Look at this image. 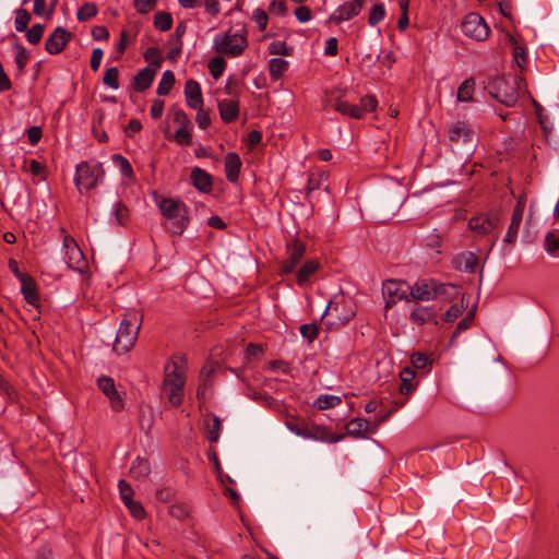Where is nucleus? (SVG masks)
I'll return each instance as SVG.
<instances>
[{
  "label": "nucleus",
  "mask_w": 559,
  "mask_h": 559,
  "mask_svg": "<svg viewBox=\"0 0 559 559\" xmlns=\"http://www.w3.org/2000/svg\"><path fill=\"white\" fill-rule=\"evenodd\" d=\"M105 170L98 162H81L75 168L74 183L82 191L92 190L104 180Z\"/></svg>",
  "instance_id": "20e7f679"
},
{
  "label": "nucleus",
  "mask_w": 559,
  "mask_h": 559,
  "mask_svg": "<svg viewBox=\"0 0 559 559\" xmlns=\"http://www.w3.org/2000/svg\"><path fill=\"white\" fill-rule=\"evenodd\" d=\"M524 81L522 74H516L512 79L506 76H497L489 85V93L501 104L512 107L519 99L520 84Z\"/></svg>",
  "instance_id": "7ed1b4c3"
},
{
  "label": "nucleus",
  "mask_w": 559,
  "mask_h": 559,
  "mask_svg": "<svg viewBox=\"0 0 559 559\" xmlns=\"http://www.w3.org/2000/svg\"><path fill=\"white\" fill-rule=\"evenodd\" d=\"M32 20L31 13L26 9H16L15 10V20L14 26L16 32L23 33L26 31L29 22Z\"/></svg>",
  "instance_id": "a18cd8bd"
},
{
  "label": "nucleus",
  "mask_w": 559,
  "mask_h": 559,
  "mask_svg": "<svg viewBox=\"0 0 559 559\" xmlns=\"http://www.w3.org/2000/svg\"><path fill=\"white\" fill-rule=\"evenodd\" d=\"M345 428V436H350L356 439L366 438V432L369 428V421L362 418H354L346 424Z\"/></svg>",
  "instance_id": "c85d7f7f"
},
{
  "label": "nucleus",
  "mask_w": 559,
  "mask_h": 559,
  "mask_svg": "<svg viewBox=\"0 0 559 559\" xmlns=\"http://www.w3.org/2000/svg\"><path fill=\"white\" fill-rule=\"evenodd\" d=\"M13 49L15 51V63L17 67L19 74H23L25 71V67L29 59V52L26 50V48L20 44L15 43L13 45Z\"/></svg>",
  "instance_id": "79ce46f5"
},
{
  "label": "nucleus",
  "mask_w": 559,
  "mask_h": 559,
  "mask_svg": "<svg viewBox=\"0 0 559 559\" xmlns=\"http://www.w3.org/2000/svg\"><path fill=\"white\" fill-rule=\"evenodd\" d=\"M468 301H469V298L466 297L465 298V295L462 294L461 296V302L459 305H452L448 310L447 312L444 313V321L445 322H453L454 320H456L459 317L462 316L463 311L467 308L468 306Z\"/></svg>",
  "instance_id": "ea45409f"
},
{
  "label": "nucleus",
  "mask_w": 559,
  "mask_h": 559,
  "mask_svg": "<svg viewBox=\"0 0 559 559\" xmlns=\"http://www.w3.org/2000/svg\"><path fill=\"white\" fill-rule=\"evenodd\" d=\"M185 95L187 105L194 109L203 107V97L201 86L195 80H188L185 84Z\"/></svg>",
  "instance_id": "a878e982"
},
{
  "label": "nucleus",
  "mask_w": 559,
  "mask_h": 559,
  "mask_svg": "<svg viewBox=\"0 0 559 559\" xmlns=\"http://www.w3.org/2000/svg\"><path fill=\"white\" fill-rule=\"evenodd\" d=\"M288 70V62L283 58H272L269 61V72L272 81H278Z\"/></svg>",
  "instance_id": "72a5a7b5"
},
{
  "label": "nucleus",
  "mask_w": 559,
  "mask_h": 559,
  "mask_svg": "<svg viewBox=\"0 0 559 559\" xmlns=\"http://www.w3.org/2000/svg\"><path fill=\"white\" fill-rule=\"evenodd\" d=\"M218 111L225 123L234 122L239 116V102L237 99H222L218 102Z\"/></svg>",
  "instance_id": "bb28decb"
},
{
  "label": "nucleus",
  "mask_w": 559,
  "mask_h": 559,
  "mask_svg": "<svg viewBox=\"0 0 559 559\" xmlns=\"http://www.w3.org/2000/svg\"><path fill=\"white\" fill-rule=\"evenodd\" d=\"M112 162L119 168L121 175L126 178H132L134 173L130 162L120 154H114L111 156Z\"/></svg>",
  "instance_id": "09e8293b"
},
{
  "label": "nucleus",
  "mask_w": 559,
  "mask_h": 559,
  "mask_svg": "<svg viewBox=\"0 0 559 559\" xmlns=\"http://www.w3.org/2000/svg\"><path fill=\"white\" fill-rule=\"evenodd\" d=\"M176 82V78L173 71L166 70L162 79L158 83L156 93L158 96H166L170 93L171 88L174 87V84Z\"/></svg>",
  "instance_id": "4c0bfd02"
},
{
  "label": "nucleus",
  "mask_w": 559,
  "mask_h": 559,
  "mask_svg": "<svg viewBox=\"0 0 559 559\" xmlns=\"http://www.w3.org/2000/svg\"><path fill=\"white\" fill-rule=\"evenodd\" d=\"M341 403H342V399L337 395L321 394L314 400L313 406L320 411H323V409L336 407Z\"/></svg>",
  "instance_id": "58836bf2"
},
{
  "label": "nucleus",
  "mask_w": 559,
  "mask_h": 559,
  "mask_svg": "<svg viewBox=\"0 0 559 559\" xmlns=\"http://www.w3.org/2000/svg\"><path fill=\"white\" fill-rule=\"evenodd\" d=\"M411 362L414 369L428 371L432 365L431 358L420 352H416L411 357Z\"/></svg>",
  "instance_id": "49530a36"
},
{
  "label": "nucleus",
  "mask_w": 559,
  "mask_h": 559,
  "mask_svg": "<svg viewBox=\"0 0 559 559\" xmlns=\"http://www.w3.org/2000/svg\"><path fill=\"white\" fill-rule=\"evenodd\" d=\"M440 308L436 306H417L409 314L411 322L417 325H424L426 323L437 324V317Z\"/></svg>",
  "instance_id": "aec40b11"
},
{
  "label": "nucleus",
  "mask_w": 559,
  "mask_h": 559,
  "mask_svg": "<svg viewBox=\"0 0 559 559\" xmlns=\"http://www.w3.org/2000/svg\"><path fill=\"white\" fill-rule=\"evenodd\" d=\"M44 32H45V25L37 23V24H34L31 28H28V29L26 28V31L24 33H25L26 40L31 45H37L40 43Z\"/></svg>",
  "instance_id": "3c124183"
},
{
  "label": "nucleus",
  "mask_w": 559,
  "mask_h": 559,
  "mask_svg": "<svg viewBox=\"0 0 559 559\" xmlns=\"http://www.w3.org/2000/svg\"><path fill=\"white\" fill-rule=\"evenodd\" d=\"M320 269V263L318 260H307L302 266L296 272V282L302 287L305 286L310 277L318 272Z\"/></svg>",
  "instance_id": "cd10ccee"
},
{
  "label": "nucleus",
  "mask_w": 559,
  "mask_h": 559,
  "mask_svg": "<svg viewBox=\"0 0 559 559\" xmlns=\"http://www.w3.org/2000/svg\"><path fill=\"white\" fill-rule=\"evenodd\" d=\"M118 488H119L120 497L124 504L128 503L129 501L133 500L132 499L133 493H134L133 489L124 479L119 480Z\"/></svg>",
  "instance_id": "0e129e2a"
},
{
  "label": "nucleus",
  "mask_w": 559,
  "mask_h": 559,
  "mask_svg": "<svg viewBox=\"0 0 559 559\" xmlns=\"http://www.w3.org/2000/svg\"><path fill=\"white\" fill-rule=\"evenodd\" d=\"M324 104L332 107L335 111L353 119H362L367 114L372 112L378 107V99L374 95H366L360 98L358 105L350 104L336 95L335 91L325 94Z\"/></svg>",
  "instance_id": "f257e3e1"
},
{
  "label": "nucleus",
  "mask_w": 559,
  "mask_h": 559,
  "mask_svg": "<svg viewBox=\"0 0 559 559\" xmlns=\"http://www.w3.org/2000/svg\"><path fill=\"white\" fill-rule=\"evenodd\" d=\"M170 111L173 114L174 122L178 124L179 128H191V120L181 108L173 106Z\"/></svg>",
  "instance_id": "13d9d810"
},
{
  "label": "nucleus",
  "mask_w": 559,
  "mask_h": 559,
  "mask_svg": "<svg viewBox=\"0 0 559 559\" xmlns=\"http://www.w3.org/2000/svg\"><path fill=\"white\" fill-rule=\"evenodd\" d=\"M478 264V257L472 251L457 253L452 260L454 270L465 273H475Z\"/></svg>",
  "instance_id": "412c9836"
},
{
  "label": "nucleus",
  "mask_w": 559,
  "mask_h": 559,
  "mask_svg": "<svg viewBox=\"0 0 559 559\" xmlns=\"http://www.w3.org/2000/svg\"><path fill=\"white\" fill-rule=\"evenodd\" d=\"M468 227L479 235H488L496 229L502 228L501 215L496 212L489 215L474 216L469 219Z\"/></svg>",
  "instance_id": "1a4fd4ad"
},
{
  "label": "nucleus",
  "mask_w": 559,
  "mask_h": 559,
  "mask_svg": "<svg viewBox=\"0 0 559 559\" xmlns=\"http://www.w3.org/2000/svg\"><path fill=\"white\" fill-rule=\"evenodd\" d=\"M545 249L548 253L555 254L559 250V236L548 233L545 236Z\"/></svg>",
  "instance_id": "e2e57ef3"
},
{
  "label": "nucleus",
  "mask_w": 559,
  "mask_h": 559,
  "mask_svg": "<svg viewBox=\"0 0 559 559\" xmlns=\"http://www.w3.org/2000/svg\"><path fill=\"white\" fill-rule=\"evenodd\" d=\"M173 138L180 145L190 146L192 144V133L190 128H178Z\"/></svg>",
  "instance_id": "bf43d9fd"
},
{
  "label": "nucleus",
  "mask_w": 559,
  "mask_h": 559,
  "mask_svg": "<svg viewBox=\"0 0 559 559\" xmlns=\"http://www.w3.org/2000/svg\"><path fill=\"white\" fill-rule=\"evenodd\" d=\"M97 385L99 390L109 399L111 408L115 412H120L124 406V402L119 392L116 390L114 379L107 376H102L97 379Z\"/></svg>",
  "instance_id": "2eb2a0df"
},
{
  "label": "nucleus",
  "mask_w": 559,
  "mask_h": 559,
  "mask_svg": "<svg viewBox=\"0 0 559 559\" xmlns=\"http://www.w3.org/2000/svg\"><path fill=\"white\" fill-rule=\"evenodd\" d=\"M400 377H401L400 392L402 394L411 393L415 388V385L413 383V379L415 377V370L411 367H405L402 369Z\"/></svg>",
  "instance_id": "e433bc0d"
},
{
  "label": "nucleus",
  "mask_w": 559,
  "mask_h": 559,
  "mask_svg": "<svg viewBox=\"0 0 559 559\" xmlns=\"http://www.w3.org/2000/svg\"><path fill=\"white\" fill-rule=\"evenodd\" d=\"M366 0H352L340 5L329 17V23L340 24L357 16Z\"/></svg>",
  "instance_id": "ddd939ff"
},
{
  "label": "nucleus",
  "mask_w": 559,
  "mask_h": 559,
  "mask_svg": "<svg viewBox=\"0 0 559 559\" xmlns=\"http://www.w3.org/2000/svg\"><path fill=\"white\" fill-rule=\"evenodd\" d=\"M154 26L160 32H167L173 26V16L170 13L159 11L154 16Z\"/></svg>",
  "instance_id": "de8ad7c7"
},
{
  "label": "nucleus",
  "mask_w": 559,
  "mask_h": 559,
  "mask_svg": "<svg viewBox=\"0 0 559 559\" xmlns=\"http://www.w3.org/2000/svg\"><path fill=\"white\" fill-rule=\"evenodd\" d=\"M129 207L119 200L114 203L110 215L116 224L123 226L129 219Z\"/></svg>",
  "instance_id": "f704fd0d"
},
{
  "label": "nucleus",
  "mask_w": 559,
  "mask_h": 559,
  "mask_svg": "<svg viewBox=\"0 0 559 559\" xmlns=\"http://www.w3.org/2000/svg\"><path fill=\"white\" fill-rule=\"evenodd\" d=\"M306 253V245L297 239H290L286 242V258L282 261L280 267L281 275H288L296 271V266L300 263Z\"/></svg>",
  "instance_id": "0eeeda50"
},
{
  "label": "nucleus",
  "mask_w": 559,
  "mask_h": 559,
  "mask_svg": "<svg viewBox=\"0 0 559 559\" xmlns=\"http://www.w3.org/2000/svg\"><path fill=\"white\" fill-rule=\"evenodd\" d=\"M438 281L435 278L417 281L413 287H411V296L416 300H433L436 299Z\"/></svg>",
  "instance_id": "f3484780"
},
{
  "label": "nucleus",
  "mask_w": 559,
  "mask_h": 559,
  "mask_svg": "<svg viewBox=\"0 0 559 559\" xmlns=\"http://www.w3.org/2000/svg\"><path fill=\"white\" fill-rule=\"evenodd\" d=\"M385 17V7L383 3L374 4L369 12L368 23L370 26L378 25Z\"/></svg>",
  "instance_id": "864d4df0"
},
{
  "label": "nucleus",
  "mask_w": 559,
  "mask_h": 559,
  "mask_svg": "<svg viewBox=\"0 0 559 559\" xmlns=\"http://www.w3.org/2000/svg\"><path fill=\"white\" fill-rule=\"evenodd\" d=\"M345 438V435L334 433L325 426L311 424L308 429V436L306 439H312L321 442L336 443Z\"/></svg>",
  "instance_id": "6ab92c4d"
},
{
  "label": "nucleus",
  "mask_w": 559,
  "mask_h": 559,
  "mask_svg": "<svg viewBox=\"0 0 559 559\" xmlns=\"http://www.w3.org/2000/svg\"><path fill=\"white\" fill-rule=\"evenodd\" d=\"M409 286L404 281L386 280L382 284V294L385 299V308L393 307L397 301L407 297Z\"/></svg>",
  "instance_id": "9b49d317"
},
{
  "label": "nucleus",
  "mask_w": 559,
  "mask_h": 559,
  "mask_svg": "<svg viewBox=\"0 0 559 559\" xmlns=\"http://www.w3.org/2000/svg\"><path fill=\"white\" fill-rule=\"evenodd\" d=\"M285 425L289 431L306 439L311 424L307 423L305 419L295 418L287 419Z\"/></svg>",
  "instance_id": "a19ab883"
},
{
  "label": "nucleus",
  "mask_w": 559,
  "mask_h": 559,
  "mask_svg": "<svg viewBox=\"0 0 559 559\" xmlns=\"http://www.w3.org/2000/svg\"><path fill=\"white\" fill-rule=\"evenodd\" d=\"M221 426H222L221 419L214 415L213 416V426L207 431V440L211 443L218 441Z\"/></svg>",
  "instance_id": "338daca9"
},
{
  "label": "nucleus",
  "mask_w": 559,
  "mask_h": 559,
  "mask_svg": "<svg viewBox=\"0 0 559 559\" xmlns=\"http://www.w3.org/2000/svg\"><path fill=\"white\" fill-rule=\"evenodd\" d=\"M126 507L135 519L142 520L145 518L146 513L141 502L131 500L126 503Z\"/></svg>",
  "instance_id": "69168bd1"
},
{
  "label": "nucleus",
  "mask_w": 559,
  "mask_h": 559,
  "mask_svg": "<svg viewBox=\"0 0 559 559\" xmlns=\"http://www.w3.org/2000/svg\"><path fill=\"white\" fill-rule=\"evenodd\" d=\"M346 309V302H343V304H333L332 301L329 302V305L326 306L323 314H322V319L325 317V316H331V317H334L335 321L333 322H330L331 324H345V323H348L355 316V311L353 309H348L346 310L345 313H343L342 310H345Z\"/></svg>",
  "instance_id": "4be33fe9"
},
{
  "label": "nucleus",
  "mask_w": 559,
  "mask_h": 559,
  "mask_svg": "<svg viewBox=\"0 0 559 559\" xmlns=\"http://www.w3.org/2000/svg\"><path fill=\"white\" fill-rule=\"evenodd\" d=\"M270 55H281V56H289L292 52V48L287 46L286 41H272L269 45Z\"/></svg>",
  "instance_id": "052dcab7"
},
{
  "label": "nucleus",
  "mask_w": 559,
  "mask_h": 559,
  "mask_svg": "<svg viewBox=\"0 0 559 559\" xmlns=\"http://www.w3.org/2000/svg\"><path fill=\"white\" fill-rule=\"evenodd\" d=\"M225 68H226V61L223 57H214L209 62L210 73L216 80L223 75Z\"/></svg>",
  "instance_id": "6e6d98bb"
},
{
  "label": "nucleus",
  "mask_w": 559,
  "mask_h": 559,
  "mask_svg": "<svg viewBox=\"0 0 559 559\" xmlns=\"http://www.w3.org/2000/svg\"><path fill=\"white\" fill-rule=\"evenodd\" d=\"M475 81L473 78L465 80L457 88L456 98L459 102L473 100Z\"/></svg>",
  "instance_id": "c03bdc74"
},
{
  "label": "nucleus",
  "mask_w": 559,
  "mask_h": 559,
  "mask_svg": "<svg viewBox=\"0 0 559 559\" xmlns=\"http://www.w3.org/2000/svg\"><path fill=\"white\" fill-rule=\"evenodd\" d=\"M525 200L520 198L513 207L511 222L503 239L506 243L513 245L518 239V233L523 221Z\"/></svg>",
  "instance_id": "dca6fc26"
},
{
  "label": "nucleus",
  "mask_w": 559,
  "mask_h": 559,
  "mask_svg": "<svg viewBox=\"0 0 559 559\" xmlns=\"http://www.w3.org/2000/svg\"><path fill=\"white\" fill-rule=\"evenodd\" d=\"M97 12V5L94 2H86L78 10L76 19L80 22H86L94 17Z\"/></svg>",
  "instance_id": "603ef678"
},
{
  "label": "nucleus",
  "mask_w": 559,
  "mask_h": 559,
  "mask_svg": "<svg viewBox=\"0 0 559 559\" xmlns=\"http://www.w3.org/2000/svg\"><path fill=\"white\" fill-rule=\"evenodd\" d=\"M242 162L236 152H229L224 158L226 179L234 183L238 180Z\"/></svg>",
  "instance_id": "393cba45"
},
{
  "label": "nucleus",
  "mask_w": 559,
  "mask_h": 559,
  "mask_svg": "<svg viewBox=\"0 0 559 559\" xmlns=\"http://www.w3.org/2000/svg\"><path fill=\"white\" fill-rule=\"evenodd\" d=\"M187 359L176 356L165 366L164 385L186 384Z\"/></svg>",
  "instance_id": "9d476101"
},
{
  "label": "nucleus",
  "mask_w": 559,
  "mask_h": 559,
  "mask_svg": "<svg viewBox=\"0 0 559 559\" xmlns=\"http://www.w3.org/2000/svg\"><path fill=\"white\" fill-rule=\"evenodd\" d=\"M448 138L453 144H471L474 139V130L465 121H456L447 127Z\"/></svg>",
  "instance_id": "f8f14e48"
},
{
  "label": "nucleus",
  "mask_w": 559,
  "mask_h": 559,
  "mask_svg": "<svg viewBox=\"0 0 559 559\" xmlns=\"http://www.w3.org/2000/svg\"><path fill=\"white\" fill-rule=\"evenodd\" d=\"M156 71L157 70L153 69L151 66L140 70L133 78L131 84L132 88L138 93H142L150 88L155 79Z\"/></svg>",
  "instance_id": "b1692460"
},
{
  "label": "nucleus",
  "mask_w": 559,
  "mask_h": 559,
  "mask_svg": "<svg viewBox=\"0 0 559 559\" xmlns=\"http://www.w3.org/2000/svg\"><path fill=\"white\" fill-rule=\"evenodd\" d=\"M461 29L464 35L478 41L485 40L490 33V28L485 20L480 14L475 12L465 15L461 23Z\"/></svg>",
  "instance_id": "6e6552de"
},
{
  "label": "nucleus",
  "mask_w": 559,
  "mask_h": 559,
  "mask_svg": "<svg viewBox=\"0 0 559 559\" xmlns=\"http://www.w3.org/2000/svg\"><path fill=\"white\" fill-rule=\"evenodd\" d=\"M16 277L21 282V292L25 301L36 307L40 299L36 282L31 275L22 272H16Z\"/></svg>",
  "instance_id": "a211bd4d"
},
{
  "label": "nucleus",
  "mask_w": 559,
  "mask_h": 559,
  "mask_svg": "<svg viewBox=\"0 0 559 559\" xmlns=\"http://www.w3.org/2000/svg\"><path fill=\"white\" fill-rule=\"evenodd\" d=\"M193 187L203 193H210L213 189V177L204 169L194 167L190 175Z\"/></svg>",
  "instance_id": "5701e85b"
},
{
  "label": "nucleus",
  "mask_w": 559,
  "mask_h": 559,
  "mask_svg": "<svg viewBox=\"0 0 559 559\" xmlns=\"http://www.w3.org/2000/svg\"><path fill=\"white\" fill-rule=\"evenodd\" d=\"M461 295V288L457 285L449 284V283H440L438 281L436 299L442 298L444 301H453Z\"/></svg>",
  "instance_id": "c756f323"
},
{
  "label": "nucleus",
  "mask_w": 559,
  "mask_h": 559,
  "mask_svg": "<svg viewBox=\"0 0 559 559\" xmlns=\"http://www.w3.org/2000/svg\"><path fill=\"white\" fill-rule=\"evenodd\" d=\"M329 179V173L321 171L318 174H310L308 177L307 186H306V193L307 195H310L313 191L319 190L323 188L325 191H329V187L323 185Z\"/></svg>",
  "instance_id": "2f4dec72"
},
{
  "label": "nucleus",
  "mask_w": 559,
  "mask_h": 559,
  "mask_svg": "<svg viewBox=\"0 0 559 559\" xmlns=\"http://www.w3.org/2000/svg\"><path fill=\"white\" fill-rule=\"evenodd\" d=\"M71 38L72 33L61 26H58L46 39L45 49L50 55H58L63 51Z\"/></svg>",
  "instance_id": "4468645a"
},
{
  "label": "nucleus",
  "mask_w": 559,
  "mask_h": 559,
  "mask_svg": "<svg viewBox=\"0 0 559 559\" xmlns=\"http://www.w3.org/2000/svg\"><path fill=\"white\" fill-rule=\"evenodd\" d=\"M168 401L173 406H180L183 401L185 384L164 385Z\"/></svg>",
  "instance_id": "c9c22d12"
},
{
  "label": "nucleus",
  "mask_w": 559,
  "mask_h": 559,
  "mask_svg": "<svg viewBox=\"0 0 559 559\" xmlns=\"http://www.w3.org/2000/svg\"><path fill=\"white\" fill-rule=\"evenodd\" d=\"M151 472L150 462L146 459L138 456L130 467V475L133 478L141 479L148 476Z\"/></svg>",
  "instance_id": "473e14b6"
},
{
  "label": "nucleus",
  "mask_w": 559,
  "mask_h": 559,
  "mask_svg": "<svg viewBox=\"0 0 559 559\" xmlns=\"http://www.w3.org/2000/svg\"><path fill=\"white\" fill-rule=\"evenodd\" d=\"M248 45L247 38L239 34L216 35L214 38V47L218 53L231 57L240 56Z\"/></svg>",
  "instance_id": "423d86ee"
},
{
  "label": "nucleus",
  "mask_w": 559,
  "mask_h": 559,
  "mask_svg": "<svg viewBox=\"0 0 559 559\" xmlns=\"http://www.w3.org/2000/svg\"><path fill=\"white\" fill-rule=\"evenodd\" d=\"M224 92L234 97H238L240 94L239 80L235 75L228 76Z\"/></svg>",
  "instance_id": "680f3d73"
},
{
  "label": "nucleus",
  "mask_w": 559,
  "mask_h": 559,
  "mask_svg": "<svg viewBox=\"0 0 559 559\" xmlns=\"http://www.w3.org/2000/svg\"><path fill=\"white\" fill-rule=\"evenodd\" d=\"M103 82L105 85H107L114 90H118L120 86L118 68L111 67V68L107 69L104 74Z\"/></svg>",
  "instance_id": "4d7b16f0"
},
{
  "label": "nucleus",
  "mask_w": 559,
  "mask_h": 559,
  "mask_svg": "<svg viewBox=\"0 0 559 559\" xmlns=\"http://www.w3.org/2000/svg\"><path fill=\"white\" fill-rule=\"evenodd\" d=\"M142 324V317H138L136 312H128L122 318L119 329L116 334L114 350L118 355L130 352L139 335Z\"/></svg>",
  "instance_id": "f03ea898"
},
{
  "label": "nucleus",
  "mask_w": 559,
  "mask_h": 559,
  "mask_svg": "<svg viewBox=\"0 0 559 559\" xmlns=\"http://www.w3.org/2000/svg\"><path fill=\"white\" fill-rule=\"evenodd\" d=\"M159 210L165 217L171 221L168 230L174 235H181L189 223L186 205L180 201L163 199Z\"/></svg>",
  "instance_id": "39448f33"
},
{
  "label": "nucleus",
  "mask_w": 559,
  "mask_h": 559,
  "mask_svg": "<svg viewBox=\"0 0 559 559\" xmlns=\"http://www.w3.org/2000/svg\"><path fill=\"white\" fill-rule=\"evenodd\" d=\"M66 259L69 267L72 270L83 272L87 266L83 252L79 247H72L70 252L66 251Z\"/></svg>",
  "instance_id": "7c9ffc66"
},
{
  "label": "nucleus",
  "mask_w": 559,
  "mask_h": 559,
  "mask_svg": "<svg viewBox=\"0 0 559 559\" xmlns=\"http://www.w3.org/2000/svg\"><path fill=\"white\" fill-rule=\"evenodd\" d=\"M299 332L301 336L306 338L309 344H311L318 338L320 329L317 322L306 323L300 325Z\"/></svg>",
  "instance_id": "8fccbe9b"
},
{
  "label": "nucleus",
  "mask_w": 559,
  "mask_h": 559,
  "mask_svg": "<svg viewBox=\"0 0 559 559\" xmlns=\"http://www.w3.org/2000/svg\"><path fill=\"white\" fill-rule=\"evenodd\" d=\"M269 10L272 14L284 16L287 13V4L284 0H273Z\"/></svg>",
  "instance_id": "774afa93"
},
{
  "label": "nucleus",
  "mask_w": 559,
  "mask_h": 559,
  "mask_svg": "<svg viewBox=\"0 0 559 559\" xmlns=\"http://www.w3.org/2000/svg\"><path fill=\"white\" fill-rule=\"evenodd\" d=\"M144 59L150 62L153 69H159L163 62L160 50L157 47H148L144 52Z\"/></svg>",
  "instance_id": "5fc2aeb1"
},
{
  "label": "nucleus",
  "mask_w": 559,
  "mask_h": 559,
  "mask_svg": "<svg viewBox=\"0 0 559 559\" xmlns=\"http://www.w3.org/2000/svg\"><path fill=\"white\" fill-rule=\"evenodd\" d=\"M510 43L514 45L513 47V60L514 63L520 69L521 73L523 72L525 64L527 62L526 48L524 46H520L516 44L515 38L512 35H509Z\"/></svg>",
  "instance_id": "37998d69"
}]
</instances>
